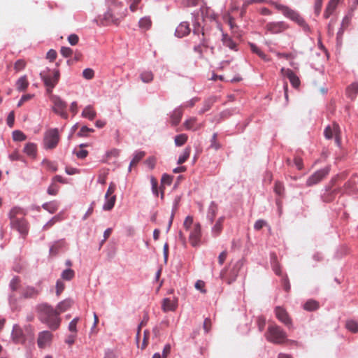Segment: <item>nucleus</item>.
<instances>
[{"instance_id":"1","label":"nucleus","mask_w":358,"mask_h":358,"mask_svg":"<svg viewBox=\"0 0 358 358\" xmlns=\"http://www.w3.org/2000/svg\"><path fill=\"white\" fill-rule=\"evenodd\" d=\"M38 310L39 320L50 329L55 331L59 327L61 318L55 308L44 303L38 306Z\"/></svg>"},{"instance_id":"2","label":"nucleus","mask_w":358,"mask_h":358,"mask_svg":"<svg viewBox=\"0 0 358 358\" xmlns=\"http://www.w3.org/2000/svg\"><path fill=\"white\" fill-rule=\"evenodd\" d=\"M10 224L24 237L29 232V224L24 218L23 210L17 207L13 208L9 213Z\"/></svg>"},{"instance_id":"3","label":"nucleus","mask_w":358,"mask_h":358,"mask_svg":"<svg viewBox=\"0 0 358 358\" xmlns=\"http://www.w3.org/2000/svg\"><path fill=\"white\" fill-rule=\"evenodd\" d=\"M271 4L274 6V7L276 9L280 11L285 17L289 18V20L296 23L305 31H310L309 26L308 25L304 18L300 15L299 12L292 9L291 8L287 6L278 3L277 2H272Z\"/></svg>"},{"instance_id":"4","label":"nucleus","mask_w":358,"mask_h":358,"mask_svg":"<svg viewBox=\"0 0 358 358\" xmlns=\"http://www.w3.org/2000/svg\"><path fill=\"white\" fill-rule=\"evenodd\" d=\"M264 336L268 342L275 345H282L288 341L286 332L274 324L268 325Z\"/></svg>"},{"instance_id":"5","label":"nucleus","mask_w":358,"mask_h":358,"mask_svg":"<svg viewBox=\"0 0 358 358\" xmlns=\"http://www.w3.org/2000/svg\"><path fill=\"white\" fill-rule=\"evenodd\" d=\"M243 265V260L237 261L232 266L223 269L220 273V278L228 284H231L235 281Z\"/></svg>"},{"instance_id":"6","label":"nucleus","mask_w":358,"mask_h":358,"mask_svg":"<svg viewBox=\"0 0 358 358\" xmlns=\"http://www.w3.org/2000/svg\"><path fill=\"white\" fill-rule=\"evenodd\" d=\"M58 129H50L45 131L43 138V145L47 150H52L57 147L59 141Z\"/></svg>"},{"instance_id":"7","label":"nucleus","mask_w":358,"mask_h":358,"mask_svg":"<svg viewBox=\"0 0 358 358\" xmlns=\"http://www.w3.org/2000/svg\"><path fill=\"white\" fill-rule=\"evenodd\" d=\"M289 28V24L284 21L270 22L265 26V29L271 34L282 33Z\"/></svg>"},{"instance_id":"8","label":"nucleus","mask_w":358,"mask_h":358,"mask_svg":"<svg viewBox=\"0 0 358 358\" xmlns=\"http://www.w3.org/2000/svg\"><path fill=\"white\" fill-rule=\"evenodd\" d=\"M53 103V110L55 113L60 115L64 119L68 118L66 113V103L60 97L55 96L52 98Z\"/></svg>"},{"instance_id":"9","label":"nucleus","mask_w":358,"mask_h":358,"mask_svg":"<svg viewBox=\"0 0 358 358\" xmlns=\"http://www.w3.org/2000/svg\"><path fill=\"white\" fill-rule=\"evenodd\" d=\"M329 173V168L325 167L317 171L311 175L306 180V186L310 187L321 182Z\"/></svg>"},{"instance_id":"10","label":"nucleus","mask_w":358,"mask_h":358,"mask_svg":"<svg viewBox=\"0 0 358 358\" xmlns=\"http://www.w3.org/2000/svg\"><path fill=\"white\" fill-rule=\"evenodd\" d=\"M41 78L44 82V84L48 87V92H51L52 90L55 87L59 79V71H55L53 72V76H51L48 74H46L45 71H43L40 73Z\"/></svg>"},{"instance_id":"11","label":"nucleus","mask_w":358,"mask_h":358,"mask_svg":"<svg viewBox=\"0 0 358 358\" xmlns=\"http://www.w3.org/2000/svg\"><path fill=\"white\" fill-rule=\"evenodd\" d=\"M53 338L52 334L49 331H43L38 334L37 344L38 348H45L50 345Z\"/></svg>"},{"instance_id":"12","label":"nucleus","mask_w":358,"mask_h":358,"mask_svg":"<svg viewBox=\"0 0 358 358\" xmlns=\"http://www.w3.org/2000/svg\"><path fill=\"white\" fill-rule=\"evenodd\" d=\"M324 136L327 138L330 139L334 136H335V139L336 143L338 144L340 142V127L339 125L334 122L332 126H328L326 127L324 130Z\"/></svg>"},{"instance_id":"13","label":"nucleus","mask_w":358,"mask_h":358,"mask_svg":"<svg viewBox=\"0 0 358 358\" xmlns=\"http://www.w3.org/2000/svg\"><path fill=\"white\" fill-rule=\"evenodd\" d=\"M276 317L285 325L290 327L292 324V320L288 313L280 306H277L275 309Z\"/></svg>"},{"instance_id":"14","label":"nucleus","mask_w":358,"mask_h":358,"mask_svg":"<svg viewBox=\"0 0 358 358\" xmlns=\"http://www.w3.org/2000/svg\"><path fill=\"white\" fill-rule=\"evenodd\" d=\"M189 241L193 246H196L201 239V226L199 223H196L190 229V234L189 237Z\"/></svg>"},{"instance_id":"15","label":"nucleus","mask_w":358,"mask_h":358,"mask_svg":"<svg viewBox=\"0 0 358 358\" xmlns=\"http://www.w3.org/2000/svg\"><path fill=\"white\" fill-rule=\"evenodd\" d=\"M281 73L283 76H286L289 80L292 85L294 88H298L300 86L301 81L299 78L296 76L294 71L289 69H281Z\"/></svg>"},{"instance_id":"16","label":"nucleus","mask_w":358,"mask_h":358,"mask_svg":"<svg viewBox=\"0 0 358 358\" xmlns=\"http://www.w3.org/2000/svg\"><path fill=\"white\" fill-rule=\"evenodd\" d=\"M13 340L17 343H22L24 342V335L22 329L18 325H15L12 331Z\"/></svg>"},{"instance_id":"17","label":"nucleus","mask_w":358,"mask_h":358,"mask_svg":"<svg viewBox=\"0 0 358 358\" xmlns=\"http://www.w3.org/2000/svg\"><path fill=\"white\" fill-rule=\"evenodd\" d=\"M177 307V301L166 298L163 299L162 308L164 312L174 311Z\"/></svg>"},{"instance_id":"18","label":"nucleus","mask_w":358,"mask_h":358,"mask_svg":"<svg viewBox=\"0 0 358 358\" xmlns=\"http://www.w3.org/2000/svg\"><path fill=\"white\" fill-rule=\"evenodd\" d=\"M341 0H329L324 13V17L329 18L334 12Z\"/></svg>"},{"instance_id":"19","label":"nucleus","mask_w":358,"mask_h":358,"mask_svg":"<svg viewBox=\"0 0 358 358\" xmlns=\"http://www.w3.org/2000/svg\"><path fill=\"white\" fill-rule=\"evenodd\" d=\"M73 301L71 299H66L63 300L62 301L59 302L57 307L56 310L60 315L61 313L66 311L69 310L73 305Z\"/></svg>"},{"instance_id":"20","label":"nucleus","mask_w":358,"mask_h":358,"mask_svg":"<svg viewBox=\"0 0 358 358\" xmlns=\"http://www.w3.org/2000/svg\"><path fill=\"white\" fill-rule=\"evenodd\" d=\"M190 32L189 24L187 22H181L176 29V35L178 37H183Z\"/></svg>"},{"instance_id":"21","label":"nucleus","mask_w":358,"mask_h":358,"mask_svg":"<svg viewBox=\"0 0 358 358\" xmlns=\"http://www.w3.org/2000/svg\"><path fill=\"white\" fill-rule=\"evenodd\" d=\"M184 126L187 130L196 131L203 127L202 124H197L196 117H190L184 122Z\"/></svg>"},{"instance_id":"22","label":"nucleus","mask_w":358,"mask_h":358,"mask_svg":"<svg viewBox=\"0 0 358 358\" xmlns=\"http://www.w3.org/2000/svg\"><path fill=\"white\" fill-rule=\"evenodd\" d=\"M110 11H108V13H106L105 14V19L109 22H113V23L118 24V22L120 21V18H122L124 17V14L117 13H116L117 16H116L114 13H113V12H114V10L111 8L112 5H110Z\"/></svg>"},{"instance_id":"23","label":"nucleus","mask_w":358,"mask_h":358,"mask_svg":"<svg viewBox=\"0 0 358 358\" xmlns=\"http://www.w3.org/2000/svg\"><path fill=\"white\" fill-rule=\"evenodd\" d=\"M183 115L182 108H178L173 110L171 115V123L173 126L177 125L181 120Z\"/></svg>"},{"instance_id":"24","label":"nucleus","mask_w":358,"mask_h":358,"mask_svg":"<svg viewBox=\"0 0 358 358\" xmlns=\"http://www.w3.org/2000/svg\"><path fill=\"white\" fill-rule=\"evenodd\" d=\"M39 294V291L34 287H26L22 290V296L25 298H34Z\"/></svg>"},{"instance_id":"25","label":"nucleus","mask_w":358,"mask_h":358,"mask_svg":"<svg viewBox=\"0 0 358 358\" xmlns=\"http://www.w3.org/2000/svg\"><path fill=\"white\" fill-rule=\"evenodd\" d=\"M224 219V216L219 217L215 225L213 227L212 233L215 236H217L221 233Z\"/></svg>"},{"instance_id":"26","label":"nucleus","mask_w":358,"mask_h":358,"mask_svg":"<svg viewBox=\"0 0 358 358\" xmlns=\"http://www.w3.org/2000/svg\"><path fill=\"white\" fill-rule=\"evenodd\" d=\"M96 113L94 108L89 105L86 106L82 112V116L85 118H87L90 120H92L96 117Z\"/></svg>"},{"instance_id":"27","label":"nucleus","mask_w":358,"mask_h":358,"mask_svg":"<svg viewBox=\"0 0 358 358\" xmlns=\"http://www.w3.org/2000/svg\"><path fill=\"white\" fill-rule=\"evenodd\" d=\"M346 94L349 98L354 99L358 94V83H353L346 90Z\"/></svg>"},{"instance_id":"28","label":"nucleus","mask_w":358,"mask_h":358,"mask_svg":"<svg viewBox=\"0 0 358 358\" xmlns=\"http://www.w3.org/2000/svg\"><path fill=\"white\" fill-rule=\"evenodd\" d=\"M28 85L29 82L26 76L20 77L16 82V87L18 91H24Z\"/></svg>"},{"instance_id":"29","label":"nucleus","mask_w":358,"mask_h":358,"mask_svg":"<svg viewBox=\"0 0 358 358\" xmlns=\"http://www.w3.org/2000/svg\"><path fill=\"white\" fill-rule=\"evenodd\" d=\"M42 207L49 213H55L59 208V203L56 201H52L43 204Z\"/></svg>"},{"instance_id":"30","label":"nucleus","mask_w":358,"mask_h":358,"mask_svg":"<svg viewBox=\"0 0 358 358\" xmlns=\"http://www.w3.org/2000/svg\"><path fill=\"white\" fill-rule=\"evenodd\" d=\"M222 41L224 45L229 48L231 50H236V43L227 34H222Z\"/></svg>"},{"instance_id":"31","label":"nucleus","mask_w":358,"mask_h":358,"mask_svg":"<svg viewBox=\"0 0 358 358\" xmlns=\"http://www.w3.org/2000/svg\"><path fill=\"white\" fill-rule=\"evenodd\" d=\"M145 155V152L143 151H138L135 153L134 158L130 162L129 171H131V167L136 166Z\"/></svg>"},{"instance_id":"32","label":"nucleus","mask_w":358,"mask_h":358,"mask_svg":"<svg viewBox=\"0 0 358 358\" xmlns=\"http://www.w3.org/2000/svg\"><path fill=\"white\" fill-rule=\"evenodd\" d=\"M37 148L36 145L33 143H27L24 148V152L29 156L35 157L36 155Z\"/></svg>"},{"instance_id":"33","label":"nucleus","mask_w":358,"mask_h":358,"mask_svg":"<svg viewBox=\"0 0 358 358\" xmlns=\"http://www.w3.org/2000/svg\"><path fill=\"white\" fill-rule=\"evenodd\" d=\"M201 14L203 19H210V20L215 19V15L210 8L202 7Z\"/></svg>"},{"instance_id":"34","label":"nucleus","mask_w":358,"mask_h":358,"mask_svg":"<svg viewBox=\"0 0 358 358\" xmlns=\"http://www.w3.org/2000/svg\"><path fill=\"white\" fill-rule=\"evenodd\" d=\"M106 202L103 206V209L104 210H110L115 205L116 201L115 195H113L109 196L108 198L105 197Z\"/></svg>"},{"instance_id":"35","label":"nucleus","mask_w":358,"mask_h":358,"mask_svg":"<svg viewBox=\"0 0 358 358\" xmlns=\"http://www.w3.org/2000/svg\"><path fill=\"white\" fill-rule=\"evenodd\" d=\"M173 178L167 174H164L161 179L162 187L164 185H170L172 182ZM164 197V188L161 187V198Z\"/></svg>"},{"instance_id":"36","label":"nucleus","mask_w":358,"mask_h":358,"mask_svg":"<svg viewBox=\"0 0 358 358\" xmlns=\"http://www.w3.org/2000/svg\"><path fill=\"white\" fill-rule=\"evenodd\" d=\"M65 241L64 240H59L56 241L50 248V252L52 255H55L60 248L64 247Z\"/></svg>"},{"instance_id":"37","label":"nucleus","mask_w":358,"mask_h":358,"mask_svg":"<svg viewBox=\"0 0 358 358\" xmlns=\"http://www.w3.org/2000/svg\"><path fill=\"white\" fill-rule=\"evenodd\" d=\"M319 308V303L315 300H308L303 305V308L308 311L315 310Z\"/></svg>"},{"instance_id":"38","label":"nucleus","mask_w":358,"mask_h":358,"mask_svg":"<svg viewBox=\"0 0 358 358\" xmlns=\"http://www.w3.org/2000/svg\"><path fill=\"white\" fill-rule=\"evenodd\" d=\"M140 78L143 83H149L152 81L154 75L152 71H145L141 73Z\"/></svg>"},{"instance_id":"39","label":"nucleus","mask_w":358,"mask_h":358,"mask_svg":"<svg viewBox=\"0 0 358 358\" xmlns=\"http://www.w3.org/2000/svg\"><path fill=\"white\" fill-rule=\"evenodd\" d=\"M207 39L205 36V34L202 31V38H201V44L194 46V50L198 52L200 55H202V47H207Z\"/></svg>"},{"instance_id":"40","label":"nucleus","mask_w":358,"mask_h":358,"mask_svg":"<svg viewBox=\"0 0 358 358\" xmlns=\"http://www.w3.org/2000/svg\"><path fill=\"white\" fill-rule=\"evenodd\" d=\"M138 24L141 28L148 30L152 25V21L150 17H145L139 20Z\"/></svg>"},{"instance_id":"41","label":"nucleus","mask_w":358,"mask_h":358,"mask_svg":"<svg viewBox=\"0 0 358 358\" xmlns=\"http://www.w3.org/2000/svg\"><path fill=\"white\" fill-rule=\"evenodd\" d=\"M75 273L74 271L71 268H67L63 271L61 274V278L65 280H71L74 278Z\"/></svg>"},{"instance_id":"42","label":"nucleus","mask_w":358,"mask_h":358,"mask_svg":"<svg viewBox=\"0 0 358 358\" xmlns=\"http://www.w3.org/2000/svg\"><path fill=\"white\" fill-rule=\"evenodd\" d=\"M63 220L62 216L59 214L53 217L50 221H48L43 227L45 230L48 229L52 226H53L56 222H59Z\"/></svg>"},{"instance_id":"43","label":"nucleus","mask_w":358,"mask_h":358,"mask_svg":"<svg viewBox=\"0 0 358 358\" xmlns=\"http://www.w3.org/2000/svg\"><path fill=\"white\" fill-rule=\"evenodd\" d=\"M188 136L185 134H181L179 135H177L175 137V144L177 146H182L187 141Z\"/></svg>"},{"instance_id":"44","label":"nucleus","mask_w":358,"mask_h":358,"mask_svg":"<svg viewBox=\"0 0 358 358\" xmlns=\"http://www.w3.org/2000/svg\"><path fill=\"white\" fill-rule=\"evenodd\" d=\"M191 149L190 148H186L182 154L179 157L178 160V164H182L187 161L190 155Z\"/></svg>"},{"instance_id":"45","label":"nucleus","mask_w":358,"mask_h":358,"mask_svg":"<svg viewBox=\"0 0 358 358\" xmlns=\"http://www.w3.org/2000/svg\"><path fill=\"white\" fill-rule=\"evenodd\" d=\"M274 192L280 196H284L285 187L281 182L276 181L274 186Z\"/></svg>"},{"instance_id":"46","label":"nucleus","mask_w":358,"mask_h":358,"mask_svg":"<svg viewBox=\"0 0 358 358\" xmlns=\"http://www.w3.org/2000/svg\"><path fill=\"white\" fill-rule=\"evenodd\" d=\"M217 213V206L212 203L210 206L208 208V217L210 220V222H213Z\"/></svg>"},{"instance_id":"47","label":"nucleus","mask_w":358,"mask_h":358,"mask_svg":"<svg viewBox=\"0 0 358 358\" xmlns=\"http://www.w3.org/2000/svg\"><path fill=\"white\" fill-rule=\"evenodd\" d=\"M346 328L353 332L356 333L358 331V322L354 320H349L346 322Z\"/></svg>"},{"instance_id":"48","label":"nucleus","mask_w":358,"mask_h":358,"mask_svg":"<svg viewBox=\"0 0 358 358\" xmlns=\"http://www.w3.org/2000/svg\"><path fill=\"white\" fill-rule=\"evenodd\" d=\"M13 138L16 141H23L26 140L27 136L21 131L15 130L13 132Z\"/></svg>"},{"instance_id":"49","label":"nucleus","mask_w":358,"mask_h":358,"mask_svg":"<svg viewBox=\"0 0 358 358\" xmlns=\"http://www.w3.org/2000/svg\"><path fill=\"white\" fill-rule=\"evenodd\" d=\"M262 2H264V0H246V1H245L242 6L241 15H243L245 13L246 9L249 5L252 4V3H262Z\"/></svg>"},{"instance_id":"50","label":"nucleus","mask_w":358,"mask_h":358,"mask_svg":"<svg viewBox=\"0 0 358 358\" xmlns=\"http://www.w3.org/2000/svg\"><path fill=\"white\" fill-rule=\"evenodd\" d=\"M26 61L24 59H20L17 60L14 64V69L18 72L22 69H24L26 66Z\"/></svg>"},{"instance_id":"51","label":"nucleus","mask_w":358,"mask_h":358,"mask_svg":"<svg viewBox=\"0 0 358 358\" xmlns=\"http://www.w3.org/2000/svg\"><path fill=\"white\" fill-rule=\"evenodd\" d=\"M225 21L228 23L230 27V29L233 33L236 32V29H237V26L234 22V18L230 15H227L224 17Z\"/></svg>"},{"instance_id":"52","label":"nucleus","mask_w":358,"mask_h":358,"mask_svg":"<svg viewBox=\"0 0 358 358\" xmlns=\"http://www.w3.org/2000/svg\"><path fill=\"white\" fill-rule=\"evenodd\" d=\"M217 134L216 133L213 134L211 141H210V147L212 149H214L215 150H218L221 147V145L217 141Z\"/></svg>"},{"instance_id":"53","label":"nucleus","mask_w":358,"mask_h":358,"mask_svg":"<svg viewBox=\"0 0 358 358\" xmlns=\"http://www.w3.org/2000/svg\"><path fill=\"white\" fill-rule=\"evenodd\" d=\"M129 3V9L131 12H135L138 9V4L141 0H127Z\"/></svg>"},{"instance_id":"54","label":"nucleus","mask_w":358,"mask_h":358,"mask_svg":"<svg viewBox=\"0 0 358 358\" xmlns=\"http://www.w3.org/2000/svg\"><path fill=\"white\" fill-rule=\"evenodd\" d=\"M65 288L64 283L62 281V280H57L56 282V294L57 296H59L62 292L64 291Z\"/></svg>"},{"instance_id":"55","label":"nucleus","mask_w":358,"mask_h":358,"mask_svg":"<svg viewBox=\"0 0 358 358\" xmlns=\"http://www.w3.org/2000/svg\"><path fill=\"white\" fill-rule=\"evenodd\" d=\"M20 283V280L18 277L13 278L10 282V289L13 291L17 290L19 288Z\"/></svg>"},{"instance_id":"56","label":"nucleus","mask_w":358,"mask_h":358,"mask_svg":"<svg viewBox=\"0 0 358 358\" xmlns=\"http://www.w3.org/2000/svg\"><path fill=\"white\" fill-rule=\"evenodd\" d=\"M59 189V187L52 182L48 188V193L50 195H56Z\"/></svg>"},{"instance_id":"57","label":"nucleus","mask_w":358,"mask_h":358,"mask_svg":"<svg viewBox=\"0 0 358 358\" xmlns=\"http://www.w3.org/2000/svg\"><path fill=\"white\" fill-rule=\"evenodd\" d=\"M83 76L87 80H90L94 78V71L92 69H90V68L85 69L83 71Z\"/></svg>"},{"instance_id":"58","label":"nucleus","mask_w":358,"mask_h":358,"mask_svg":"<svg viewBox=\"0 0 358 358\" xmlns=\"http://www.w3.org/2000/svg\"><path fill=\"white\" fill-rule=\"evenodd\" d=\"M78 321H79V318L76 317L69 323V330L70 331L76 333V331H77L76 326H77Z\"/></svg>"},{"instance_id":"59","label":"nucleus","mask_w":358,"mask_h":358,"mask_svg":"<svg viewBox=\"0 0 358 358\" xmlns=\"http://www.w3.org/2000/svg\"><path fill=\"white\" fill-rule=\"evenodd\" d=\"M60 52L64 57H69L71 56L73 50L69 47H62Z\"/></svg>"},{"instance_id":"60","label":"nucleus","mask_w":358,"mask_h":358,"mask_svg":"<svg viewBox=\"0 0 358 358\" xmlns=\"http://www.w3.org/2000/svg\"><path fill=\"white\" fill-rule=\"evenodd\" d=\"M192 224L193 217L191 216H187L184 221L183 226L187 230H190L192 229L191 227Z\"/></svg>"},{"instance_id":"61","label":"nucleus","mask_w":358,"mask_h":358,"mask_svg":"<svg viewBox=\"0 0 358 358\" xmlns=\"http://www.w3.org/2000/svg\"><path fill=\"white\" fill-rule=\"evenodd\" d=\"M68 41L71 45H76L79 41V37L78 35L72 34L68 37Z\"/></svg>"},{"instance_id":"62","label":"nucleus","mask_w":358,"mask_h":358,"mask_svg":"<svg viewBox=\"0 0 358 358\" xmlns=\"http://www.w3.org/2000/svg\"><path fill=\"white\" fill-rule=\"evenodd\" d=\"M43 164L44 166H45L48 169L52 171H56L57 168V166L52 162L49 161V160H47V159H45L43 161Z\"/></svg>"},{"instance_id":"63","label":"nucleus","mask_w":358,"mask_h":358,"mask_svg":"<svg viewBox=\"0 0 358 358\" xmlns=\"http://www.w3.org/2000/svg\"><path fill=\"white\" fill-rule=\"evenodd\" d=\"M116 189V185L113 182H110L109 185V187L107 189V192L106 193L105 197L108 198L110 196L113 195V193L115 192Z\"/></svg>"},{"instance_id":"64","label":"nucleus","mask_w":358,"mask_h":358,"mask_svg":"<svg viewBox=\"0 0 358 358\" xmlns=\"http://www.w3.org/2000/svg\"><path fill=\"white\" fill-rule=\"evenodd\" d=\"M145 163L148 168L153 169L155 166L156 158L154 157H150L145 160Z\"/></svg>"}]
</instances>
